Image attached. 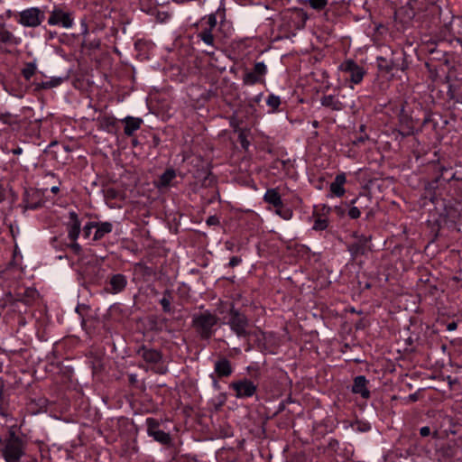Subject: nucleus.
Masks as SVG:
<instances>
[{"label":"nucleus","instance_id":"f257e3e1","mask_svg":"<svg viewBox=\"0 0 462 462\" xmlns=\"http://www.w3.org/2000/svg\"><path fill=\"white\" fill-rule=\"evenodd\" d=\"M217 315L206 310L192 316V327L198 332L201 338L208 339L215 332L214 327L217 324Z\"/></svg>","mask_w":462,"mask_h":462},{"label":"nucleus","instance_id":"f03ea898","mask_svg":"<svg viewBox=\"0 0 462 462\" xmlns=\"http://www.w3.org/2000/svg\"><path fill=\"white\" fill-rule=\"evenodd\" d=\"M24 449L25 442L14 432H11L9 438L5 440L2 454L5 462H19L24 455Z\"/></svg>","mask_w":462,"mask_h":462},{"label":"nucleus","instance_id":"7ed1b4c3","mask_svg":"<svg viewBox=\"0 0 462 462\" xmlns=\"http://www.w3.org/2000/svg\"><path fill=\"white\" fill-rule=\"evenodd\" d=\"M230 329L238 337H246L249 336L248 327L249 321L246 316L238 310L232 307L229 311V319L226 322Z\"/></svg>","mask_w":462,"mask_h":462},{"label":"nucleus","instance_id":"20e7f679","mask_svg":"<svg viewBox=\"0 0 462 462\" xmlns=\"http://www.w3.org/2000/svg\"><path fill=\"white\" fill-rule=\"evenodd\" d=\"M229 388L234 391V395L237 399L250 398L254 396L257 391L256 384L247 378L232 382L229 384Z\"/></svg>","mask_w":462,"mask_h":462},{"label":"nucleus","instance_id":"39448f33","mask_svg":"<svg viewBox=\"0 0 462 462\" xmlns=\"http://www.w3.org/2000/svg\"><path fill=\"white\" fill-rule=\"evenodd\" d=\"M45 19L44 13L38 7H31L19 14V23L25 27H37Z\"/></svg>","mask_w":462,"mask_h":462},{"label":"nucleus","instance_id":"423d86ee","mask_svg":"<svg viewBox=\"0 0 462 462\" xmlns=\"http://www.w3.org/2000/svg\"><path fill=\"white\" fill-rule=\"evenodd\" d=\"M200 23L201 24L205 23L206 26L197 34V37L205 44L214 47L215 37L212 32L217 23V15L215 14H210L207 16H204Z\"/></svg>","mask_w":462,"mask_h":462},{"label":"nucleus","instance_id":"0eeeda50","mask_svg":"<svg viewBox=\"0 0 462 462\" xmlns=\"http://www.w3.org/2000/svg\"><path fill=\"white\" fill-rule=\"evenodd\" d=\"M340 69L349 75L350 81L354 84H359L365 74V69L352 60L343 62Z\"/></svg>","mask_w":462,"mask_h":462},{"label":"nucleus","instance_id":"6e6552de","mask_svg":"<svg viewBox=\"0 0 462 462\" xmlns=\"http://www.w3.org/2000/svg\"><path fill=\"white\" fill-rule=\"evenodd\" d=\"M266 65L261 61L254 64L252 71H247L244 75L243 82L245 85H254L262 81V78L266 74Z\"/></svg>","mask_w":462,"mask_h":462},{"label":"nucleus","instance_id":"1a4fd4ad","mask_svg":"<svg viewBox=\"0 0 462 462\" xmlns=\"http://www.w3.org/2000/svg\"><path fill=\"white\" fill-rule=\"evenodd\" d=\"M50 25H61L63 28H70L73 25V20L69 13L63 12L61 9L55 8L51 11L48 19Z\"/></svg>","mask_w":462,"mask_h":462},{"label":"nucleus","instance_id":"9d476101","mask_svg":"<svg viewBox=\"0 0 462 462\" xmlns=\"http://www.w3.org/2000/svg\"><path fill=\"white\" fill-rule=\"evenodd\" d=\"M127 285V278L125 275L121 273L113 274L108 282L106 291L112 294H117L122 292Z\"/></svg>","mask_w":462,"mask_h":462},{"label":"nucleus","instance_id":"9b49d317","mask_svg":"<svg viewBox=\"0 0 462 462\" xmlns=\"http://www.w3.org/2000/svg\"><path fill=\"white\" fill-rule=\"evenodd\" d=\"M80 226L81 223L79 219V216L75 211H70L69 213V221L66 224V228L68 231V237L71 241H77L80 234Z\"/></svg>","mask_w":462,"mask_h":462},{"label":"nucleus","instance_id":"f8f14e48","mask_svg":"<svg viewBox=\"0 0 462 462\" xmlns=\"http://www.w3.org/2000/svg\"><path fill=\"white\" fill-rule=\"evenodd\" d=\"M376 61L379 70L384 71L386 73L391 72L394 69H400L402 71L407 69V64L404 59H402V63H399L398 60H387L386 58L383 57H378L376 59Z\"/></svg>","mask_w":462,"mask_h":462},{"label":"nucleus","instance_id":"ddd939ff","mask_svg":"<svg viewBox=\"0 0 462 462\" xmlns=\"http://www.w3.org/2000/svg\"><path fill=\"white\" fill-rule=\"evenodd\" d=\"M39 293L34 288H24L15 293L14 300L20 301L27 306L32 305L38 298Z\"/></svg>","mask_w":462,"mask_h":462},{"label":"nucleus","instance_id":"4468645a","mask_svg":"<svg viewBox=\"0 0 462 462\" xmlns=\"http://www.w3.org/2000/svg\"><path fill=\"white\" fill-rule=\"evenodd\" d=\"M137 354L146 363L153 364V365L160 363L162 358V356L160 351H158L156 349H153V348H149V347L144 346H141L138 349Z\"/></svg>","mask_w":462,"mask_h":462},{"label":"nucleus","instance_id":"2eb2a0df","mask_svg":"<svg viewBox=\"0 0 462 462\" xmlns=\"http://www.w3.org/2000/svg\"><path fill=\"white\" fill-rule=\"evenodd\" d=\"M367 380L364 375H358L355 378L352 385V392L356 394H360L362 398L368 399L370 392L367 389Z\"/></svg>","mask_w":462,"mask_h":462},{"label":"nucleus","instance_id":"dca6fc26","mask_svg":"<svg viewBox=\"0 0 462 462\" xmlns=\"http://www.w3.org/2000/svg\"><path fill=\"white\" fill-rule=\"evenodd\" d=\"M214 370L219 377H227L233 373L231 363L226 357L219 358L216 361Z\"/></svg>","mask_w":462,"mask_h":462},{"label":"nucleus","instance_id":"f3484780","mask_svg":"<svg viewBox=\"0 0 462 462\" xmlns=\"http://www.w3.org/2000/svg\"><path fill=\"white\" fill-rule=\"evenodd\" d=\"M94 228L96 229L93 240L98 241L104 238V236L113 230V224L107 221L105 222H94Z\"/></svg>","mask_w":462,"mask_h":462},{"label":"nucleus","instance_id":"a211bd4d","mask_svg":"<svg viewBox=\"0 0 462 462\" xmlns=\"http://www.w3.org/2000/svg\"><path fill=\"white\" fill-rule=\"evenodd\" d=\"M123 121L125 123L124 133L127 136L133 135L141 127L143 123L141 118L133 116H126Z\"/></svg>","mask_w":462,"mask_h":462},{"label":"nucleus","instance_id":"6ab92c4d","mask_svg":"<svg viewBox=\"0 0 462 462\" xmlns=\"http://www.w3.org/2000/svg\"><path fill=\"white\" fill-rule=\"evenodd\" d=\"M0 42L10 45H18L21 39L9 31L4 23H0Z\"/></svg>","mask_w":462,"mask_h":462},{"label":"nucleus","instance_id":"aec40b11","mask_svg":"<svg viewBox=\"0 0 462 462\" xmlns=\"http://www.w3.org/2000/svg\"><path fill=\"white\" fill-rule=\"evenodd\" d=\"M38 197L37 193L30 194L29 192H25L23 199V204L22 207L23 208V211L26 210H35L42 207V202L41 199L33 200V197Z\"/></svg>","mask_w":462,"mask_h":462},{"label":"nucleus","instance_id":"412c9836","mask_svg":"<svg viewBox=\"0 0 462 462\" xmlns=\"http://www.w3.org/2000/svg\"><path fill=\"white\" fill-rule=\"evenodd\" d=\"M346 179L344 173L336 176L334 181L330 184V191L337 197H342L345 194L344 184Z\"/></svg>","mask_w":462,"mask_h":462},{"label":"nucleus","instance_id":"4be33fe9","mask_svg":"<svg viewBox=\"0 0 462 462\" xmlns=\"http://www.w3.org/2000/svg\"><path fill=\"white\" fill-rule=\"evenodd\" d=\"M263 200L274 208L282 207V199L276 189H268L263 195Z\"/></svg>","mask_w":462,"mask_h":462},{"label":"nucleus","instance_id":"5701e85b","mask_svg":"<svg viewBox=\"0 0 462 462\" xmlns=\"http://www.w3.org/2000/svg\"><path fill=\"white\" fill-rule=\"evenodd\" d=\"M320 103L323 106L328 107L335 111H340L344 108L343 103L333 95H327L322 97Z\"/></svg>","mask_w":462,"mask_h":462},{"label":"nucleus","instance_id":"b1692460","mask_svg":"<svg viewBox=\"0 0 462 462\" xmlns=\"http://www.w3.org/2000/svg\"><path fill=\"white\" fill-rule=\"evenodd\" d=\"M462 21L457 20L452 25L453 37L450 39L454 47L459 46L462 52Z\"/></svg>","mask_w":462,"mask_h":462},{"label":"nucleus","instance_id":"393cba45","mask_svg":"<svg viewBox=\"0 0 462 462\" xmlns=\"http://www.w3.org/2000/svg\"><path fill=\"white\" fill-rule=\"evenodd\" d=\"M176 177V171L173 169H167L159 178L156 186L159 189L167 188L172 180Z\"/></svg>","mask_w":462,"mask_h":462},{"label":"nucleus","instance_id":"a878e982","mask_svg":"<svg viewBox=\"0 0 462 462\" xmlns=\"http://www.w3.org/2000/svg\"><path fill=\"white\" fill-rule=\"evenodd\" d=\"M150 437H152L155 441L162 445H170L171 442V435L161 430L152 432V435H150Z\"/></svg>","mask_w":462,"mask_h":462},{"label":"nucleus","instance_id":"bb28decb","mask_svg":"<svg viewBox=\"0 0 462 462\" xmlns=\"http://www.w3.org/2000/svg\"><path fill=\"white\" fill-rule=\"evenodd\" d=\"M171 291L169 290L164 291L163 296L160 300V304L162 305V310L166 313H170L171 311Z\"/></svg>","mask_w":462,"mask_h":462},{"label":"nucleus","instance_id":"cd10ccee","mask_svg":"<svg viewBox=\"0 0 462 462\" xmlns=\"http://www.w3.org/2000/svg\"><path fill=\"white\" fill-rule=\"evenodd\" d=\"M266 105L271 108L272 112L277 111L281 105L280 97L274 94H270L266 99Z\"/></svg>","mask_w":462,"mask_h":462},{"label":"nucleus","instance_id":"c85d7f7f","mask_svg":"<svg viewBox=\"0 0 462 462\" xmlns=\"http://www.w3.org/2000/svg\"><path fill=\"white\" fill-rule=\"evenodd\" d=\"M16 122V116L9 112L0 113V123L3 125L10 126Z\"/></svg>","mask_w":462,"mask_h":462},{"label":"nucleus","instance_id":"c756f323","mask_svg":"<svg viewBox=\"0 0 462 462\" xmlns=\"http://www.w3.org/2000/svg\"><path fill=\"white\" fill-rule=\"evenodd\" d=\"M36 64L33 62H29L25 65V67L22 70V74L25 79L29 80L36 72Z\"/></svg>","mask_w":462,"mask_h":462},{"label":"nucleus","instance_id":"7c9ffc66","mask_svg":"<svg viewBox=\"0 0 462 462\" xmlns=\"http://www.w3.org/2000/svg\"><path fill=\"white\" fill-rule=\"evenodd\" d=\"M147 434L152 435V432L159 430L160 422L154 418H147L146 420Z\"/></svg>","mask_w":462,"mask_h":462},{"label":"nucleus","instance_id":"2f4dec72","mask_svg":"<svg viewBox=\"0 0 462 462\" xmlns=\"http://www.w3.org/2000/svg\"><path fill=\"white\" fill-rule=\"evenodd\" d=\"M306 2L312 9L317 11L323 10L328 5V0H306Z\"/></svg>","mask_w":462,"mask_h":462},{"label":"nucleus","instance_id":"473e14b6","mask_svg":"<svg viewBox=\"0 0 462 462\" xmlns=\"http://www.w3.org/2000/svg\"><path fill=\"white\" fill-rule=\"evenodd\" d=\"M275 212L277 215H279L282 218L285 220H289L292 217V211L289 208H285L283 206L275 208Z\"/></svg>","mask_w":462,"mask_h":462},{"label":"nucleus","instance_id":"72a5a7b5","mask_svg":"<svg viewBox=\"0 0 462 462\" xmlns=\"http://www.w3.org/2000/svg\"><path fill=\"white\" fill-rule=\"evenodd\" d=\"M328 227V220L326 218L319 217L315 220L313 225L314 230H325Z\"/></svg>","mask_w":462,"mask_h":462},{"label":"nucleus","instance_id":"f704fd0d","mask_svg":"<svg viewBox=\"0 0 462 462\" xmlns=\"http://www.w3.org/2000/svg\"><path fill=\"white\" fill-rule=\"evenodd\" d=\"M61 82H62L61 78H53V79H51L50 80L43 82L42 86L45 88H55V87L60 86L61 84Z\"/></svg>","mask_w":462,"mask_h":462},{"label":"nucleus","instance_id":"c9c22d12","mask_svg":"<svg viewBox=\"0 0 462 462\" xmlns=\"http://www.w3.org/2000/svg\"><path fill=\"white\" fill-rule=\"evenodd\" d=\"M347 214H348L350 218L356 219V218H358L360 217L361 212H360L358 208L352 207V208H349Z\"/></svg>","mask_w":462,"mask_h":462},{"label":"nucleus","instance_id":"e433bc0d","mask_svg":"<svg viewBox=\"0 0 462 462\" xmlns=\"http://www.w3.org/2000/svg\"><path fill=\"white\" fill-rule=\"evenodd\" d=\"M94 228V222H88L83 227V235L86 238H88L91 233V230Z\"/></svg>","mask_w":462,"mask_h":462},{"label":"nucleus","instance_id":"4c0bfd02","mask_svg":"<svg viewBox=\"0 0 462 462\" xmlns=\"http://www.w3.org/2000/svg\"><path fill=\"white\" fill-rule=\"evenodd\" d=\"M69 246L75 254H79L81 253V246L76 241H72Z\"/></svg>","mask_w":462,"mask_h":462},{"label":"nucleus","instance_id":"58836bf2","mask_svg":"<svg viewBox=\"0 0 462 462\" xmlns=\"http://www.w3.org/2000/svg\"><path fill=\"white\" fill-rule=\"evenodd\" d=\"M206 223L208 226H217L219 225V218L217 216H210L207 218Z\"/></svg>","mask_w":462,"mask_h":462},{"label":"nucleus","instance_id":"ea45409f","mask_svg":"<svg viewBox=\"0 0 462 462\" xmlns=\"http://www.w3.org/2000/svg\"><path fill=\"white\" fill-rule=\"evenodd\" d=\"M241 262H242V259L240 257L233 256V257H231L228 264H229L230 267H236L238 264H240Z\"/></svg>","mask_w":462,"mask_h":462},{"label":"nucleus","instance_id":"a19ab883","mask_svg":"<svg viewBox=\"0 0 462 462\" xmlns=\"http://www.w3.org/2000/svg\"><path fill=\"white\" fill-rule=\"evenodd\" d=\"M420 434L421 437H428L430 434V428L428 426L421 427L420 429Z\"/></svg>","mask_w":462,"mask_h":462},{"label":"nucleus","instance_id":"79ce46f5","mask_svg":"<svg viewBox=\"0 0 462 462\" xmlns=\"http://www.w3.org/2000/svg\"><path fill=\"white\" fill-rule=\"evenodd\" d=\"M329 210H333L337 216H343L345 214L344 208H342L341 207H337V206H336L333 209H331L330 208H328V211H329Z\"/></svg>","mask_w":462,"mask_h":462},{"label":"nucleus","instance_id":"37998d69","mask_svg":"<svg viewBox=\"0 0 462 462\" xmlns=\"http://www.w3.org/2000/svg\"><path fill=\"white\" fill-rule=\"evenodd\" d=\"M457 322H454V321H453V322H450V323H448V324L447 325V329H448V331H454V330H456V329H457Z\"/></svg>","mask_w":462,"mask_h":462},{"label":"nucleus","instance_id":"c03bdc74","mask_svg":"<svg viewBox=\"0 0 462 462\" xmlns=\"http://www.w3.org/2000/svg\"><path fill=\"white\" fill-rule=\"evenodd\" d=\"M400 116L402 120H405L408 118V114L405 112L404 106H402L400 111Z\"/></svg>","mask_w":462,"mask_h":462},{"label":"nucleus","instance_id":"a18cd8bd","mask_svg":"<svg viewBox=\"0 0 462 462\" xmlns=\"http://www.w3.org/2000/svg\"><path fill=\"white\" fill-rule=\"evenodd\" d=\"M12 152L15 155H20L23 152V149L21 147H17L12 150Z\"/></svg>","mask_w":462,"mask_h":462},{"label":"nucleus","instance_id":"49530a36","mask_svg":"<svg viewBox=\"0 0 462 462\" xmlns=\"http://www.w3.org/2000/svg\"><path fill=\"white\" fill-rule=\"evenodd\" d=\"M358 250H359V246L358 245H352L350 247V252L352 254H357L358 253Z\"/></svg>","mask_w":462,"mask_h":462},{"label":"nucleus","instance_id":"de8ad7c7","mask_svg":"<svg viewBox=\"0 0 462 462\" xmlns=\"http://www.w3.org/2000/svg\"><path fill=\"white\" fill-rule=\"evenodd\" d=\"M408 399L411 402H416L418 400V396L416 393H412L408 396Z\"/></svg>","mask_w":462,"mask_h":462},{"label":"nucleus","instance_id":"09e8293b","mask_svg":"<svg viewBox=\"0 0 462 462\" xmlns=\"http://www.w3.org/2000/svg\"><path fill=\"white\" fill-rule=\"evenodd\" d=\"M60 190L59 187L58 186H53L51 189V191L52 193H57L58 191Z\"/></svg>","mask_w":462,"mask_h":462},{"label":"nucleus","instance_id":"8fccbe9b","mask_svg":"<svg viewBox=\"0 0 462 462\" xmlns=\"http://www.w3.org/2000/svg\"><path fill=\"white\" fill-rule=\"evenodd\" d=\"M5 199V193L2 189H0V202L3 201Z\"/></svg>","mask_w":462,"mask_h":462},{"label":"nucleus","instance_id":"3c124183","mask_svg":"<svg viewBox=\"0 0 462 462\" xmlns=\"http://www.w3.org/2000/svg\"><path fill=\"white\" fill-rule=\"evenodd\" d=\"M312 125H313L314 127H318V126H319V122H318V121H314V122L312 123Z\"/></svg>","mask_w":462,"mask_h":462},{"label":"nucleus","instance_id":"603ef678","mask_svg":"<svg viewBox=\"0 0 462 462\" xmlns=\"http://www.w3.org/2000/svg\"><path fill=\"white\" fill-rule=\"evenodd\" d=\"M356 199H353V200L351 201V203H352V204H354V203H356Z\"/></svg>","mask_w":462,"mask_h":462}]
</instances>
